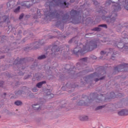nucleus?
Returning <instances> with one entry per match:
<instances>
[{"label": "nucleus", "instance_id": "nucleus-1", "mask_svg": "<svg viewBox=\"0 0 128 128\" xmlns=\"http://www.w3.org/2000/svg\"><path fill=\"white\" fill-rule=\"evenodd\" d=\"M97 43L98 42L96 41H90L85 46H83L82 49L78 46L74 50H72V53L74 54H82V53L86 52H92V50L98 47Z\"/></svg>", "mask_w": 128, "mask_h": 128}, {"label": "nucleus", "instance_id": "nucleus-2", "mask_svg": "<svg viewBox=\"0 0 128 128\" xmlns=\"http://www.w3.org/2000/svg\"><path fill=\"white\" fill-rule=\"evenodd\" d=\"M112 8H114V12L112 13L111 16L106 17V20H109L107 21V22H114L116 18V16H118V15L116 14V12H118L119 10H120V4L118 3H114V4L112 5Z\"/></svg>", "mask_w": 128, "mask_h": 128}, {"label": "nucleus", "instance_id": "nucleus-3", "mask_svg": "<svg viewBox=\"0 0 128 128\" xmlns=\"http://www.w3.org/2000/svg\"><path fill=\"white\" fill-rule=\"evenodd\" d=\"M46 4H48L49 8L50 10L52 6H65L66 8H68V4H66V1H62L60 0H52V2H46Z\"/></svg>", "mask_w": 128, "mask_h": 128}, {"label": "nucleus", "instance_id": "nucleus-4", "mask_svg": "<svg viewBox=\"0 0 128 128\" xmlns=\"http://www.w3.org/2000/svg\"><path fill=\"white\" fill-rule=\"evenodd\" d=\"M128 64H122V65H119L118 66L114 68L115 70H117V72H122V70L124 68H128Z\"/></svg>", "mask_w": 128, "mask_h": 128}, {"label": "nucleus", "instance_id": "nucleus-5", "mask_svg": "<svg viewBox=\"0 0 128 128\" xmlns=\"http://www.w3.org/2000/svg\"><path fill=\"white\" fill-rule=\"evenodd\" d=\"M79 120H82V122H84V120H88V116H80Z\"/></svg>", "mask_w": 128, "mask_h": 128}, {"label": "nucleus", "instance_id": "nucleus-6", "mask_svg": "<svg viewBox=\"0 0 128 128\" xmlns=\"http://www.w3.org/2000/svg\"><path fill=\"white\" fill-rule=\"evenodd\" d=\"M78 14V12L76 10H72L70 12V14H71V16H76Z\"/></svg>", "mask_w": 128, "mask_h": 128}, {"label": "nucleus", "instance_id": "nucleus-7", "mask_svg": "<svg viewBox=\"0 0 128 128\" xmlns=\"http://www.w3.org/2000/svg\"><path fill=\"white\" fill-rule=\"evenodd\" d=\"M44 84H46V81H42V82H38L36 84V86H37V88H40Z\"/></svg>", "mask_w": 128, "mask_h": 128}, {"label": "nucleus", "instance_id": "nucleus-8", "mask_svg": "<svg viewBox=\"0 0 128 128\" xmlns=\"http://www.w3.org/2000/svg\"><path fill=\"white\" fill-rule=\"evenodd\" d=\"M118 114L119 116H128V114H126V112H124V110H120V112H118Z\"/></svg>", "mask_w": 128, "mask_h": 128}, {"label": "nucleus", "instance_id": "nucleus-9", "mask_svg": "<svg viewBox=\"0 0 128 128\" xmlns=\"http://www.w3.org/2000/svg\"><path fill=\"white\" fill-rule=\"evenodd\" d=\"M22 6H26V8H30V4L29 2L28 1L24 2V4H22Z\"/></svg>", "mask_w": 128, "mask_h": 128}, {"label": "nucleus", "instance_id": "nucleus-10", "mask_svg": "<svg viewBox=\"0 0 128 128\" xmlns=\"http://www.w3.org/2000/svg\"><path fill=\"white\" fill-rule=\"evenodd\" d=\"M117 46L118 48H124V44L122 42H118Z\"/></svg>", "mask_w": 128, "mask_h": 128}, {"label": "nucleus", "instance_id": "nucleus-11", "mask_svg": "<svg viewBox=\"0 0 128 128\" xmlns=\"http://www.w3.org/2000/svg\"><path fill=\"white\" fill-rule=\"evenodd\" d=\"M109 50H110V52H108L107 55L108 54H114V55L116 54V53H114V50L112 48H110Z\"/></svg>", "mask_w": 128, "mask_h": 128}, {"label": "nucleus", "instance_id": "nucleus-12", "mask_svg": "<svg viewBox=\"0 0 128 128\" xmlns=\"http://www.w3.org/2000/svg\"><path fill=\"white\" fill-rule=\"evenodd\" d=\"M38 60H44V58H46V56L45 55H42L40 56H39L38 58Z\"/></svg>", "mask_w": 128, "mask_h": 128}, {"label": "nucleus", "instance_id": "nucleus-13", "mask_svg": "<svg viewBox=\"0 0 128 128\" xmlns=\"http://www.w3.org/2000/svg\"><path fill=\"white\" fill-rule=\"evenodd\" d=\"M14 104L16 106H22V102H20V101H16V102H15Z\"/></svg>", "mask_w": 128, "mask_h": 128}, {"label": "nucleus", "instance_id": "nucleus-14", "mask_svg": "<svg viewBox=\"0 0 128 128\" xmlns=\"http://www.w3.org/2000/svg\"><path fill=\"white\" fill-rule=\"evenodd\" d=\"M36 106H38V104H34L32 106L34 110H38L40 108V106L36 107Z\"/></svg>", "mask_w": 128, "mask_h": 128}, {"label": "nucleus", "instance_id": "nucleus-15", "mask_svg": "<svg viewBox=\"0 0 128 128\" xmlns=\"http://www.w3.org/2000/svg\"><path fill=\"white\" fill-rule=\"evenodd\" d=\"M20 10V6H18L16 9L14 10V12H18Z\"/></svg>", "mask_w": 128, "mask_h": 128}, {"label": "nucleus", "instance_id": "nucleus-16", "mask_svg": "<svg viewBox=\"0 0 128 128\" xmlns=\"http://www.w3.org/2000/svg\"><path fill=\"white\" fill-rule=\"evenodd\" d=\"M92 30H94V32H100V28H95L94 29H92Z\"/></svg>", "mask_w": 128, "mask_h": 128}, {"label": "nucleus", "instance_id": "nucleus-17", "mask_svg": "<svg viewBox=\"0 0 128 128\" xmlns=\"http://www.w3.org/2000/svg\"><path fill=\"white\" fill-rule=\"evenodd\" d=\"M97 12H99L100 14L102 12V14H106V12L104 10H98Z\"/></svg>", "mask_w": 128, "mask_h": 128}, {"label": "nucleus", "instance_id": "nucleus-18", "mask_svg": "<svg viewBox=\"0 0 128 128\" xmlns=\"http://www.w3.org/2000/svg\"><path fill=\"white\" fill-rule=\"evenodd\" d=\"M112 0H108V1L106 2V4L107 6H110V4H112Z\"/></svg>", "mask_w": 128, "mask_h": 128}, {"label": "nucleus", "instance_id": "nucleus-19", "mask_svg": "<svg viewBox=\"0 0 128 128\" xmlns=\"http://www.w3.org/2000/svg\"><path fill=\"white\" fill-rule=\"evenodd\" d=\"M99 26H100L101 28H108V26H106V24L99 25Z\"/></svg>", "mask_w": 128, "mask_h": 128}, {"label": "nucleus", "instance_id": "nucleus-20", "mask_svg": "<svg viewBox=\"0 0 128 128\" xmlns=\"http://www.w3.org/2000/svg\"><path fill=\"white\" fill-rule=\"evenodd\" d=\"M104 108V106H99L96 108V110H102Z\"/></svg>", "mask_w": 128, "mask_h": 128}, {"label": "nucleus", "instance_id": "nucleus-21", "mask_svg": "<svg viewBox=\"0 0 128 128\" xmlns=\"http://www.w3.org/2000/svg\"><path fill=\"white\" fill-rule=\"evenodd\" d=\"M126 2V6H124V8H126V10H128V1Z\"/></svg>", "mask_w": 128, "mask_h": 128}, {"label": "nucleus", "instance_id": "nucleus-22", "mask_svg": "<svg viewBox=\"0 0 128 128\" xmlns=\"http://www.w3.org/2000/svg\"><path fill=\"white\" fill-rule=\"evenodd\" d=\"M80 60H81L82 62H86V60H88V58H82L80 59Z\"/></svg>", "mask_w": 128, "mask_h": 128}, {"label": "nucleus", "instance_id": "nucleus-23", "mask_svg": "<svg viewBox=\"0 0 128 128\" xmlns=\"http://www.w3.org/2000/svg\"><path fill=\"white\" fill-rule=\"evenodd\" d=\"M93 2H94V4L95 5V6H98V2L96 0H94L93 1Z\"/></svg>", "mask_w": 128, "mask_h": 128}, {"label": "nucleus", "instance_id": "nucleus-24", "mask_svg": "<svg viewBox=\"0 0 128 128\" xmlns=\"http://www.w3.org/2000/svg\"><path fill=\"white\" fill-rule=\"evenodd\" d=\"M37 16H40V10H37Z\"/></svg>", "mask_w": 128, "mask_h": 128}, {"label": "nucleus", "instance_id": "nucleus-25", "mask_svg": "<svg viewBox=\"0 0 128 128\" xmlns=\"http://www.w3.org/2000/svg\"><path fill=\"white\" fill-rule=\"evenodd\" d=\"M22 18H24V14H21L20 16L19 20H22Z\"/></svg>", "mask_w": 128, "mask_h": 128}, {"label": "nucleus", "instance_id": "nucleus-26", "mask_svg": "<svg viewBox=\"0 0 128 128\" xmlns=\"http://www.w3.org/2000/svg\"><path fill=\"white\" fill-rule=\"evenodd\" d=\"M3 84H4V82L0 81V86H2Z\"/></svg>", "mask_w": 128, "mask_h": 128}, {"label": "nucleus", "instance_id": "nucleus-27", "mask_svg": "<svg viewBox=\"0 0 128 128\" xmlns=\"http://www.w3.org/2000/svg\"><path fill=\"white\" fill-rule=\"evenodd\" d=\"M106 54V52H105L104 51H102L100 52V54Z\"/></svg>", "mask_w": 128, "mask_h": 128}, {"label": "nucleus", "instance_id": "nucleus-28", "mask_svg": "<svg viewBox=\"0 0 128 128\" xmlns=\"http://www.w3.org/2000/svg\"><path fill=\"white\" fill-rule=\"evenodd\" d=\"M32 91L36 92H38V89H36V88H34L32 89Z\"/></svg>", "mask_w": 128, "mask_h": 128}, {"label": "nucleus", "instance_id": "nucleus-29", "mask_svg": "<svg viewBox=\"0 0 128 128\" xmlns=\"http://www.w3.org/2000/svg\"><path fill=\"white\" fill-rule=\"evenodd\" d=\"M111 60H114V55L112 56Z\"/></svg>", "mask_w": 128, "mask_h": 128}, {"label": "nucleus", "instance_id": "nucleus-30", "mask_svg": "<svg viewBox=\"0 0 128 128\" xmlns=\"http://www.w3.org/2000/svg\"><path fill=\"white\" fill-rule=\"evenodd\" d=\"M124 112H126V114H128V110H124Z\"/></svg>", "mask_w": 128, "mask_h": 128}, {"label": "nucleus", "instance_id": "nucleus-31", "mask_svg": "<svg viewBox=\"0 0 128 128\" xmlns=\"http://www.w3.org/2000/svg\"><path fill=\"white\" fill-rule=\"evenodd\" d=\"M74 2V0H70V2Z\"/></svg>", "mask_w": 128, "mask_h": 128}, {"label": "nucleus", "instance_id": "nucleus-32", "mask_svg": "<svg viewBox=\"0 0 128 128\" xmlns=\"http://www.w3.org/2000/svg\"><path fill=\"white\" fill-rule=\"evenodd\" d=\"M98 80H100V79L98 78L95 79V82H98Z\"/></svg>", "mask_w": 128, "mask_h": 128}, {"label": "nucleus", "instance_id": "nucleus-33", "mask_svg": "<svg viewBox=\"0 0 128 128\" xmlns=\"http://www.w3.org/2000/svg\"><path fill=\"white\" fill-rule=\"evenodd\" d=\"M32 0V2H33L34 4H35L36 2H34V1L36 0Z\"/></svg>", "mask_w": 128, "mask_h": 128}, {"label": "nucleus", "instance_id": "nucleus-34", "mask_svg": "<svg viewBox=\"0 0 128 128\" xmlns=\"http://www.w3.org/2000/svg\"><path fill=\"white\" fill-rule=\"evenodd\" d=\"M7 6H10V2L7 3Z\"/></svg>", "mask_w": 128, "mask_h": 128}, {"label": "nucleus", "instance_id": "nucleus-35", "mask_svg": "<svg viewBox=\"0 0 128 128\" xmlns=\"http://www.w3.org/2000/svg\"><path fill=\"white\" fill-rule=\"evenodd\" d=\"M60 16V14H58V13H57L56 16Z\"/></svg>", "mask_w": 128, "mask_h": 128}, {"label": "nucleus", "instance_id": "nucleus-36", "mask_svg": "<svg viewBox=\"0 0 128 128\" xmlns=\"http://www.w3.org/2000/svg\"><path fill=\"white\" fill-rule=\"evenodd\" d=\"M104 77H103V78H100V80H104Z\"/></svg>", "mask_w": 128, "mask_h": 128}, {"label": "nucleus", "instance_id": "nucleus-37", "mask_svg": "<svg viewBox=\"0 0 128 128\" xmlns=\"http://www.w3.org/2000/svg\"><path fill=\"white\" fill-rule=\"evenodd\" d=\"M25 60L24 58L22 59V60L21 59V60H20V62H22V60Z\"/></svg>", "mask_w": 128, "mask_h": 128}, {"label": "nucleus", "instance_id": "nucleus-38", "mask_svg": "<svg viewBox=\"0 0 128 128\" xmlns=\"http://www.w3.org/2000/svg\"><path fill=\"white\" fill-rule=\"evenodd\" d=\"M8 17L6 18V20H5V22H6V20H8Z\"/></svg>", "mask_w": 128, "mask_h": 128}, {"label": "nucleus", "instance_id": "nucleus-39", "mask_svg": "<svg viewBox=\"0 0 128 128\" xmlns=\"http://www.w3.org/2000/svg\"><path fill=\"white\" fill-rule=\"evenodd\" d=\"M59 51H60V50H58V49L56 50V52H59Z\"/></svg>", "mask_w": 128, "mask_h": 128}, {"label": "nucleus", "instance_id": "nucleus-40", "mask_svg": "<svg viewBox=\"0 0 128 128\" xmlns=\"http://www.w3.org/2000/svg\"><path fill=\"white\" fill-rule=\"evenodd\" d=\"M26 18H28V15L26 16Z\"/></svg>", "mask_w": 128, "mask_h": 128}, {"label": "nucleus", "instance_id": "nucleus-41", "mask_svg": "<svg viewBox=\"0 0 128 128\" xmlns=\"http://www.w3.org/2000/svg\"><path fill=\"white\" fill-rule=\"evenodd\" d=\"M82 46V44H80V47H81Z\"/></svg>", "mask_w": 128, "mask_h": 128}, {"label": "nucleus", "instance_id": "nucleus-42", "mask_svg": "<svg viewBox=\"0 0 128 128\" xmlns=\"http://www.w3.org/2000/svg\"><path fill=\"white\" fill-rule=\"evenodd\" d=\"M6 50H8V49L6 48Z\"/></svg>", "mask_w": 128, "mask_h": 128}, {"label": "nucleus", "instance_id": "nucleus-43", "mask_svg": "<svg viewBox=\"0 0 128 128\" xmlns=\"http://www.w3.org/2000/svg\"><path fill=\"white\" fill-rule=\"evenodd\" d=\"M6 93H4V96H6Z\"/></svg>", "mask_w": 128, "mask_h": 128}, {"label": "nucleus", "instance_id": "nucleus-44", "mask_svg": "<svg viewBox=\"0 0 128 128\" xmlns=\"http://www.w3.org/2000/svg\"><path fill=\"white\" fill-rule=\"evenodd\" d=\"M17 64H20V62H18Z\"/></svg>", "mask_w": 128, "mask_h": 128}, {"label": "nucleus", "instance_id": "nucleus-45", "mask_svg": "<svg viewBox=\"0 0 128 128\" xmlns=\"http://www.w3.org/2000/svg\"><path fill=\"white\" fill-rule=\"evenodd\" d=\"M34 18H36V17H34Z\"/></svg>", "mask_w": 128, "mask_h": 128}, {"label": "nucleus", "instance_id": "nucleus-46", "mask_svg": "<svg viewBox=\"0 0 128 128\" xmlns=\"http://www.w3.org/2000/svg\"><path fill=\"white\" fill-rule=\"evenodd\" d=\"M7 52V51H6V52Z\"/></svg>", "mask_w": 128, "mask_h": 128}, {"label": "nucleus", "instance_id": "nucleus-47", "mask_svg": "<svg viewBox=\"0 0 128 128\" xmlns=\"http://www.w3.org/2000/svg\"><path fill=\"white\" fill-rule=\"evenodd\" d=\"M48 92H50V90H48Z\"/></svg>", "mask_w": 128, "mask_h": 128}, {"label": "nucleus", "instance_id": "nucleus-48", "mask_svg": "<svg viewBox=\"0 0 128 128\" xmlns=\"http://www.w3.org/2000/svg\"><path fill=\"white\" fill-rule=\"evenodd\" d=\"M35 48H38V47Z\"/></svg>", "mask_w": 128, "mask_h": 128}, {"label": "nucleus", "instance_id": "nucleus-49", "mask_svg": "<svg viewBox=\"0 0 128 128\" xmlns=\"http://www.w3.org/2000/svg\"><path fill=\"white\" fill-rule=\"evenodd\" d=\"M94 58H95V59L96 58V57H95Z\"/></svg>", "mask_w": 128, "mask_h": 128}, {"label": "nucleus", "instance_id": "nucleus-50", "mask_svg": "<svg viewBox=\"0 0 128 128\" xmlns=\"http://www.w3.org/2000/svg\"><path fill=\"white\" fill-rule=\"evenodd\" d=\"M54 13H52L51 14H52Z\"/></svg>", "mask_w": 128, "mask_h": 128}, {"label": "nucleus", "instance_id": "nucleus-51", "mask_svg": "<svg viewBox=\"0 0 128 128\" xmlns=\"http://www.w3.org/2000/svg\"><path fill=\"white\" fill-rule=\"evenodd\" d=\"M16 60H16V61H15V62H16Z\"/></svg>", "mask_w": 128, "mask_h": 128}, {"label": "nucleus", "instance_id": "nucleus-52", "mask_svg": "<svg viewBox=\"0 0 128 128\" xmlns=\"http://www.w3.org/2000/svg\"><path fill=\"white\" fill-rule=\"evenodd\" d=\"M104 42H106V40L104 41Z\"/></svg>", "mask_w": 128, "mask_h": 128}]
</instances>
